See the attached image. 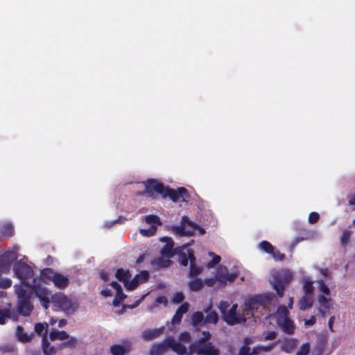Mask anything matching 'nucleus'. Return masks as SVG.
<instances>
[{
    "label": "nucleus",
    "instance_id": "a18cd8bd",
    "mask_svg": "<svg viewBox=\"0 0 355 355\" xmlns=\"http://www.w3.org/2000/svg\"><path fill=\"white\" fill-rule=\"evenodd\" d=\"M171 261L169 259H164L163 258H158L152 261V264H156L159 267H168L170 266Z\"/></svg>",
    "mask_w": 355,
    "mask_h": 355
},
{
    "label": "nucleus",
    "instance_id": "49530a36",
    "mask_svg": "<svg viewBox=\"0 0 355 355\" xmlns=\"http://www.w3.org/2000/svg\"><path fill=\"white\" fill-rule=\"evenodd\" d=\"M310 352V345L308 343H304L300 349L296 352L295 355H308Z\"/></svg>",
    "mask_w": 355,
    "mask_h": 355
},
{
    "label": "nucleus",
    "instance_id": "de8ad7c7",
    "mask_svg": "<svg viewBox=\"0 0 355 355\" xmlns=\"http://www.w3.org/2000/svg\"><path fill=\"white\" fill-rule=\"evenodd\" d=\"M189 258V250H188L187 253L182 252L179 255V261L183 266H187L188 265Z\"/></svg>",
    "mask_w": 355,
    "mask_h": 355
},
{
    "label": "nucleus",
    "instance_id": "58836bf2",
    "mask_svg": "<svg viewBox=\"0 0 355 355\" xmlns=\"http://www.w3.org/2000/svg\"><path fill=\"white\" fill-rule=\"evenodd\" d=\"M173 242L172 241H170L163 247V248L161 250V253L163 255H168L169 257H172L173 255Z\"/></svg>",
    "mask_w": 355,
    "mask_h": 355
},
{
    "label": "nucleus",
    "instance_id": "37998d69",
    "mask_svg": "<svg viewBox=\"0 0 355 355\" xmlns=\"http://www.w3.org/2000/svg\"><path fill=\"white\" fill-rule=\"evenodd\" d=\"M303 288L304 295H313V282L310 280H306L303 284Z\"/></svg>",
    "mask_w": 355,
    "mask_h": 355
},
{
    "label": "nucleus",
    "instance_id": "f704fd0d",
    "mask_svg": "<svg viewBox=\"0 0 355 355\" xmlns=\"http://www.w3.org/2000/svg\"><path fill=\"white\" fill-rule=\"evenodd\" d=\"M17 336L18 339L23 343H26L30 340V337L24 331L23 327L20 326L17 327Z\"/></svg>",
    "mask_w": 355,
    "mask_h": 355
},
{
    "label": "nucleus",
    "instance_id": "cd10ccee",
    "mask_svg": "<svg viewBox=\"0 0 355 355\" xmlns=\"http://www.w3.org/2000/svg\"><path fill=\"white\" fill-rule=\"evenodd\" d=\"M49 338L51 341L64 340L69 338V334L64 331L52 330L49 334Z\"/></svg>",
    "mask_w": 355,
    "mask_h": 355
},
{
    "label": "nucleus",
    "instance_id": "e2e57ef3",
    "mask_svg": "<svg viewBox=\"0 0 355 355\" xmlns=\"http://www.w3.org/2000/svg\"><path fill=\"white\" fill-rule=\"evenodd\" d=\"M316 322V318L315 315H312L309 319L304 320V324L307 326H312Z\"/></svg>",
    "mask_w": 355,
    "mask_h": 355
},
{
    "label": "nucleus",
    "instance_id": "c85d7f7f",
    "mask_svg": "<svg viewBox=\"0 0 355 355\" xmlns=\"http://www.w3.org/2000/svg\"><path fill=\"white\" fill-rule=\"evenodd\" d=\"M7 318L17 320L16 315H12L8 308H0V324H4Z\"/></svg>",
    "mask_w": 355,
    "mask_h": 355
},
{
    "label": "nucleus",
    "instance_id": "5fc2aeb1",
    "mask_svg": "<svg viewBox=\"0 0 355 355\" xmlns=\"http://www.w3.org/2000/svg\"><path fill=\"white\" fill-rule=\"evenodd\" d=\"M209 254L214 255V257L211 261H210L207 263V267L213 268L220 261V257L218 255L214 254V253H213V252L209 253Z\"/></svg>",
    "mask_w": 355,
    "mask_h": 355
},
{
    "label": "nucleus",
    "instance_id": "423d86ee",
    "mask_svg": "<svg viewBox=\"0 0 355 355\" xmlns=\"http://www.w3.org/2000/svg\"><path fill=\"white\" fill-rule=\"evenodd\" d=\"M13 270L16 276L21 279L23 285L28 288L32 285L28 282V280L31 279L34 275V272L31 266L26 263L19 261L14 264Z\"/></svg>",
    "mask_w": 355,
    "mask_h": 355
},
{
    "label": "nucleus",
    "instance_id": "2f4dec72",
    "mask_svg": "<svg viewBox=\"0 0 355 355\" xmlns=\"http://www.w3.org/2000/svg\"><path fill=\"white\" fill-rule=\"evenodd\" d=\"M0 232L4 238H10L14 234V229L11 224H5L0 228Z\"/></svg>",
    "mask_w": 355,
    "mask_h": 355
},
{
    "label": "nucleus",
    "instance_id": "ddd939ff",
    "mask_svg": "<svg viewBox=\"0 0 355 355\" xmlns=\"http://www.w3.org/2000/svg\"><path fill=\"white\" fill-rule=\"evenodd\" d=\"M149 279V273L147 270H142L139 274L136 275L133 279L129 282L127 291H133L142 283L148 281Z\"/></svg>",
    "mask_w": 355,
    "mask_h": 355
},
{
    "label": "nucleus",
    "instance_id": "e433bc0d",
    "mask_svg": "<svg viewBox=\"0 0 355 355\" xmlns=\"http://www.w3.org/2000/svg\"><path fill=\"white\" fill-rule=\"evenodd\" d=\"M77 345V339L75 338V337H71L70 338L68 339V340L61 343L60 345V349H63V348H74L76 347Z\"/></svg>",
    "mask_w": 355,
    "mask_h": 355
},
{
    "label": "nucleus",
    "instance_id": "dca6fc26",
    "mask_svg": "<svg viewBox=\"0 0 355 355\" xmlns=\"http://www.w3.org/2000/svg\"><path fill=\"white\" fill-rule=\"evenodd\" d=\"M168 348H171L174 352L178 355H185L187 348L181 343L176 341L173 338H167Z\"/></svg>",
    "mask_w": 355,
    "mask_h": 355
},
{
    "label": "nucleus",
    "instance_id": "f03ea898",
    "mask_svg": "<svg viewBox=\"0 0 355 355\" xmlns=\"http://www.w3.org/2000/svg\"><path fill=\"white\" fill-rule=\"evenodd\" d=\"M229 307L230 304L224 300L220 301L218 306L223 320L227 324L232 326L246 322V318L243 314H237L238 305L236 304H234L230 309Z\"/></svg>",
    "mask_w": 355,
    "mask_h": 355
},
{
    "label": "nucleus",
    "instance_id": "b1692460",
    "mask_svg": "<svg viewBox=\"0 0 355 355\" xmlns=\"http://www.w3.org/2000/svg\"><path fill=\"white\" fill-rule=\"evenodd\" d=\"M313 295H304L299 301L300 309L304 311L313 306Z\"/></svg>",
    "mask_w": 355,
    "mask_h": 355
},
{
    "label": "nucleus",
    "instance_id": "72a5a7b5",
    "mask_svg": "<svg viewBox=\"0 0 355 355\" xmlns=\"http://www.w3.org/2000/svg\"><path fill=\"white\" fill-rule=\"evenodd\" d=\"M15 293L17 295L18 300H23L24 298H31L30 295L27 293L26 291L21 285L15 286Z\"/></svg>",
    "mask_w": 355,
    "mask_h": 355
},
{
    "label": "nucleus",
    "instance_id": "864d4df0",
    "mask_svg": "<svg viewBox=\"0 0 355 355\" xmlns=\"http://www.w3.org/2000/svg\"><path fill=\"white\" fill-rule=\"evenodd\" d=\"M12 285V281L7 277H0V288H8Z\"/></svg>",
    "mask_w": 355,
    "mask_h": 355
},
{
    "label": "nucleus",
    "instance_id": "393cba45",
    "mask_svg": "<svg viewBox=\"0 0 355 355\" xmlns=\"http://www.w3.org/2000/svg\"><path fill=\"white\" fill-rule=\"evenodd\" d=\"M274 315L277 319V323H280L282 320L289 318V311L285 305L279 306Z\"/></svg>",
    "mask_w": 355,
    "mask_h": 355
},
{
    "label": "nucleus",
    "instance_id": "9b49d317",
    "mask_svg": "<svg viewBox=\"0 0 355 355\" xmlns=\"http://www.w3.org/2000/svg\"><path fill=\"white\" fill-rule=\"evenodd\" d=\"M17 258L16 253L12 251H6L2 254L0 257V272H8Z\"/></svg>",
    "mask_w": 355,
    "mask_h": 355
},
{
    "label": "nucleus",
    "instance_id": "a211bd4d",
    "mask_svg": "<svg viewBox=\"0 0 355 355\" xmlns=\"http://www.w3.org/2000/svg\"><path fill=\"white\" fill-rule=\"evenodd\" d=\"M168 349L167 339H166L162 343L153 345L150 348L149 355H163Z\"/></svg>",
    "mask_w": 355,
    "mask_h": 355
},
{
    "label": "nucleus",
    "instance_id": "3c124183",
    "mask_svg": "<svg viewBox=\"0 0 355 355\" xmlns=\"http://www.w3.org/2000/svg\"><path fill=\"white\" fill-rule=\"evenodd\" d=\"M184 300V295L182 292L175 293L172 297V302L175 304L181 303Z\"/></svg>",
    "mask_w": 355,
    "mask_h": 355
},
{
    "label": "nucleus",
    "instance_id": "a878e982",
    "mask_svg": "<svg viewBox=\"0 0 355 355\" xmlns=\"http://www.w3.org/2000/svg\"><path fill=\"white\" fill-rule=\"evenodd\" d=\"M284 332L288 334H293L295 331V325L293 322L290 320V318H287L285 320H281L280 323H278Z\"/></svg>",
    "mask_w": 355,
    "mask_h": 355
},
{
    "label": "nucleus",
    "instance_id": "69168bd1",
    "mask_svg": "<svg viewBox=\"0 0 355 355\" xmlns=\"http://www.w3.org/2000/svg\"><path fill=\"white\" fill-rule=\"evenodd\" d=\"M216 279L214 278H207V279H205L204 282H203V284L207 285L208 286H213L214 284H215V282H216Z\"/></svg>",
    "mask_w": 355,
    "mask_h": 355
},
{
    "label": "nucleus",
    "instance_id": "6ab92c4d",
    "mask_svg": "<svg viewBox=\"0 0 355 355\" xmlns=\"http://www.w3.org/2000/svg\"><path fill=\"white\" fill-rule=\"evenodd\" d=\"M116 278L121 282H123L125 288L127 289L130 279L131 278V273L128 270L123 268H118L115 274Z\"/></svg>",
    "mask_w": 355,
    "mask_h": 355
},
{
    "label": "nucleus",
    "instance_id": "a19ab883",
    "mask_svg": "<svg viewBox=\"0 0 355 355\" xmlns=\"http://www.w3.org/2000/svg\"><path fill=\"white\" fill-rule=\"evenodd\" d=\"M126 297V295L123 293V290L119 293L116 291V296L112 301V304L114 306H119L121 302Z\"/></svg>",
    "mask_w": 355,
    "mask_h": 355
},
{
    "label": "nucleus",
    "instance_id": "ea45409f",
    "mask_svg": "<svg viewBox=\"0 0 355 355\" xmlns=\"http://www.w3.org/2000/svg\"><path fill=\"white\" fill-rule=\"evenodd\" d=\"M295 345V341L294 339H289L286 340L282 345V350L286 352H291Z\"/></svg>",
    "mask_w": 355,
    "mask_h": 355
},
{
    "label": "nucleus",
    "instance_id": "774afa93",
    "mask_svg": "<svg viewBox=\"0 0 355 355\" xmlns=\"http://www.w3.org/2000/svg\"><path fill=\"white\" fill-rule=\"evenodd\" d=\"M110 285L116 290V291H119V293L121 292L122 289L121 285L117 283L116 282H112Z\"/></svg>",
    "mask_w": 355,
    "mask_h": 355
},
{
    "label": "nucleus",
    "instance_id": "bb28decb",
    "mask_svg": "<svg viewBox=\"0 0 355 355\" xmlns=\"http://www.w3.org/2000/svg\"><path fill=\"white\" fill-rule=\"evenodd\" d=\"M211 306H209L205 309V312L207 313L206 318L205 319V323L216 324L218 321V316L215 311H210Z\"/></svg>",
    "mask_w": 355,
    "mask_h": 355
},
{
    "label": "nucleus",
    "instance_id": "0e129e2a",
    "mask_svg": "<svg viewBox=\"0 0 355 355\" xmlns=\"http://www.w3.org/2000/svg\"><path fill=\"white\" fill-rule=\"evenodd\" d=\"M275 345V343H270L266 346H261L259 347V349L263 352H270V350H272L273 349Z\"/></svg>",
    "mask_w": 355,
    "mask_h": 355
},
{
    "label": "nucleus",
    "instance_id": "0eeeda50",
    "mask_svg": "<svg viewBox=\"0 0 355 355\" xmlns=\"http://www.w3.org/2000/svg\"><path fill=\"white\" fill-rule=\"evenodd\" d=\"M28 288H31V293L35 294V295L39 299L42 306L45 309H47L49 307L50 302H51V299L49 297V291L46 288L37 284L36 278L33 279V284Z\"/></svg>",
    "mask_w": 355,
    "mask_h": 355
},
{
    "label": "nucleus",
    "instance_id": "603ef678",
    "mask_svg": "<svg viewBox=\"0 0 355 355\" xmlns=\"http://www.w3.org/2000/svg\"><path fill=\"white\" fill-rule=\"evenodd\" d=\"M351 233L348 230H345L341 236L340 242L343 245H345L348 243L350 239Z\"/></svg>",
    "mask_w": 355,
    "mask_h": 355
},
{
    "label": "nucleus",
    "instance_id": "39448f33",
    "mask_svg": "<svg viewBox=\"0 0 355 355\" xmlns=\"http://www.w3.org/2000/svg\"><path fill=\"white\" fill-rule=\"evenodd\" d=\"M175 230L180 236H191L196 230H198L202 235L205 234L204 228L192 222L187 216L182 218L181 225L176 227Z\"/></svg>",
    "mask_w": 355,
    "mask_h": 355
},
{
    "label": "nucleus",
    "instance_id": "bf43d9fd",
    "mask_svg": "<svg viewBox=\"0 0 355 355\" xmlns=\"http://www.w3.org/2000/svg\"><path fill=\"white\" fill-rule=\"evenodd\" d=\"M179 338L181 341L189 343L191 340V335L189 332L184 331L179 335Z\"/></svg>",
    "mask_w": 355,
    "mask_h": 355
},
{
    "label": "nucleus",
    "instance_id": "338daca9",
    "mask_svg": "<svg viewBox=\"0 0 355 355\" xmlns=\"http://www.w3.org/2000/svg\"><path fill=\"white\" fill-rule=\"evenodd\" d=\"M202 334L203 335V338H200V339H204L205 342H209L211 335L208 331H203L202 332Z\"/></svg>",
    "mask_w": 355,
    "mask_h": 355
},
{
    "label": "nucleus",
    "instance_id": "c9c22d12",
    "mask_svg": "<svg viewBox=\"0 0 355 355\" xmlns=\"http://www.w3.org/2000/svg\"><path fill=\"white\" fill-rule=\"evenodd\" d=\"M259 248L263 252L268 254L273 253L274 247L273 245L267 241H263L259 243Z\"/></svg>",
    "mask_w": 355,
    "mask_h": 355
},
{
    "label": "nucleus",
    "instance_id": "4c0bfd02",
    "mask_svg": "<svg viewBox=\"0 0 355 355\" xmlns=\"http://www.w3.org/2000/svg\"><path fill=\"white\" fill-rule=\"evenodd\" d=\"M145 221L148 224H150L151 225H160L162 222L160 221V218L156 215H148L145 217Z\"/></svg>",
    "mask_w": 355,
    "mask_h": 355
},
{
    "label": "nucleus",
    "instance_id": "7ed1b4c3",
    "mask_svg": "<svg viewBox=\"0 0 355 355\" xmlns=\"http://www.w3.org/2000/svg\"><path fill=\"white\" fill-rule=\"evenodd\" d=\"M292 279L293 275L288 270L278 271L273 275L272 284L279 297H283L285 288L289 284Z\"/></svg>",
    "mask_w": 355,
    "mask_h": 355
},
{
    "label": "nucleus",
    "instance_id": "052dcab7",
    "mask_svg": "<svg viewBox=\"0 0 355 355\" xmlns=\"http://www.w3.org/2000/svg\"><path fill=\"white\" fill-rule=\"evenodd\" d=\"M239 355H253V354L250 352L249 347L243 346L239 349Z\"/></svg>",
    "mask_w": 355,
    "mask_h": 355
},
{
    "label": "nucleus",
    "instance_id": "473e14b6",
    "mask_svg": "<svg viewBox=\"0 0 355 355\" xmlns=\"http://www.w3.org/2000/svg\"><path fill=\"white\" fill-rule=\"evenodd\" d=\"M318 301L321 306L324 309H319L320 313L322 316H325V311L329 310V303L328 299L324 295H320L318 297Z\"/></svg>",
    "mask_w": 355,
    "mask_h": 355
},
{
    "label": "nucleus",
    "instance_id": "1a4fd4ad",
    "mask_svg": "<svg viewBox=\"0 0 355 355\" xmlns=\"http://www.w3.org/2000/svg\"><path fill=\"white\" fill-rule=\"evenodd\" d=\"M168 197L173 202H187L190 198V195L187 189L180 187L178 189H171L168 187H165L162 198Z\"/></svg>",
    "mask_w": 355,
    "mask_h": 355
},
{
    "label": "nucleus",
    "instance_id": "79ce46f5",
    "mask_svg": "<svg viewBox=\"0 0 355 355\" xmlns=\"http://www.w3.org/2000/svg\"><path fill=\"white\" fill-rule=\"evenodd\" d=\"M157 230V226L152 225L148 229H140L139 233L144 236H151Z\"/></svg>",
    "mask_w": 355,
    "mask_h": 355
},
{
    "label": "nucleus",
    "instance_id": "f257e3e1",
    "mask_svg": "<svg viewBox=\"0 0 355 355\" xmlns=\"http://www.w3.org/2000/svg\"><path fill=\"white\" fill-rule=\"evenodd\" d=\"M274 295L272 293L257 295L249 298L245 302V310L246 315L261 319V317H270V307L272 304Z\"/></svg>",
    "mask_w": 355,
    "mask_h": 355
},
{
    "label": "nucleus",
    "instance_id": "9d476101",
    "mask_svg": "<svg viewBox=\"0 0 355 355\" xmlns=\"http://www.w3.org/2000/svg\"><path fill=\"white\" fill-rule=\"evenodd\" d=\"M53 304L64 311H69L72 309L71 301L62 293H56L51 297Z\"/></svg>",
    "mask_w": 355,
    "mask_h": 355
},
{
    "label": "nucleus",
    "instance_id": "4d7b16f0",
    "mask_svg": "<svg viewBox=\"0 0 355 355\" xmlns=\"http://www.w3.org/2000/svg\"><path fill=\"white\" fill-rule=\"evenodd\" d=\"M263 336L265 340H272L276 338L277 334L272 331H268L263 334Z\"/></svg>",
    "mask_w": 355,
    "mask_h": 355
},
{
    "label": "nucleus",
    "instance_id": "680f3d73",
    "mask_svg": "<svg viewBox=\"0 0 355 355\" xmlns=\"http://www.w3.org/2000/svg\"><path fill=\"white\" fill-rule=\"evenodd\" d=\"M189 261L190 262V266H194L196 264V259L192 250H189Z\"/></svg>",
    "mask_w": 355,
    "mask_h": 355
},
{
    "label": "nucleus",
    "instance_id": "f8f14e48",
    "mask_svg": "<svg viewBox=\"0 0 355 355\" xmlns=\"http://www.w3.org/2000/svg\"><path fill=\"white\" fill-rule=\"evenodd\" d=\"M238 272L230 273L226 268H220L217 270L216 278L219 282L226 284L227 282H233L238 277Z\"/></svg>",
    "mask_w": 355,
    "mask_h": 355
},
{
    "label": "nucleus",
    "instance_id": "2eb2a0df",
    "mask_svg": "<svg viewBox=\"0 0 355 355\" xmlns=\"http://www.w3.org/2000/svg\"><path fill=\"white\" fill-rule=\"evenodd\" d=\"M17 309L20 315L23 316H28L31 315L33 305L30 301V298H24L23 300H18Z\"/></svg>",
    "mask_w": 355,
    "mask_h": 355
},
{
    "label": "nucleus",
    "instance_id": "4be33fe9",
    "mask_svg": "<svg viewBox=\"0 0 355 355\" xmlns=\"http://www.w3.org/2000/svg\"><path fill=\"white\" fill-rule=\"evenodd\" d=\"M42 350L44 355H55L57 352V348L51 346L47 340L46 332L42 336Z\"/></svg>",
    "mask_w": 355,
    "mask_h": 355
},
{
    "label": "nucleus",
    "instance_id": "c03bdc74",
    "mask_svg": "<svg viewBox=\"0 0 355 355\" xmlns=\"http://www.w3.org/2000/svg\"><path fill=\"white\" fill-rule=\"evenodd\" d=\"M202 271V268L198 266L196 264L194 266H190L189 268V277L193 278L196 277L197 275H200Z\"/></svg>",
    "mask_w": 355,
    "mask_h": 355
},
{
    "label": "nucleus",
    "instance_id": "6e6d98bb",
    "mask_svg": "<svg viewBox=\"0 0 355 355\" xmlns=\"http://www.w3.org/2000/svg\"><path fill=\"white\" fill-rule=\"evenodd\" d=\"M319 219H320V215L318 213L313 211L309 214V222L311 224L316 223L319 220Z\"/></svg>",
    "mask_w": 355,
    "mask_h": 355
},
{
    "label": "nucleus",
    "instance_id": "8fccbe9b",
    "mask_svg": "<svg viewBox=\"0 0 355 355\" xmlns=\"http://www.w3.org/2000/svg\"><path fill=\"white\" fill-rule=\"evenodd\" d=\"M318 286H319L320 291L322 293H323L324 294L327 295H329L330 290H329L328 286L325 284L324 280L320 279L318 281Z\"/></svg>",
    "mask_w": 355,
    "mask_h": 355
},
{
    "label": "nucleus",
    "instance_id": "aec40b11",
    "mask_svg": "<svg viewBox=\"0 0 355 355\" xmlns=\"http://www.w3.org/2000/svg\"><path fill=\"white\" fill-rule=\"evenodd\" d=\"M53 283L55 287L59 289H64L69 284V279L68 277L63 275L62 274L57 272Z\"/></svg>",
    "mask_w": 355,
    "mask_h": 355
},
{
    "label": "nucleus",
    "instance_id": "7c9ffc66",
    "mask_svg": "<svg viewBox=\"0 0 355 355\" xmlns=\"http://www.w3.org/2000/svg\"><path fill=\"white\" fill-rule=\"evenodd\" d=\"M205 317L201 311H196L191 315V324L193 327H197L205 320Z\"/></svg>",
    "mask_w": 355,
    "mask_h": 355
},
{
    "label": "nucleus",
    "instance_id": "09e8293b",
    "mask_svg": "<svg viewBox=\"0 0 355 355\" xmlns=\"http://www.w3.org/2000/svg\"><path fill=\"white\" fill-rule=\"evenodd\" d=\"M48 324L46 323H37L35 325V331L38 334H42V332L45 330V332L47 333Z\"/></svg>",
    "mask_w": 355,
    "mask_h": 355
},
{
    "label": "nucleus",
    "instance_id": "6e6552de",
    "mask_svg": "<svg viewBox=\"0 0 355 355\" xmlns=\"http://www.w3.org/2000/svg\"><path fill=\"white\" fill-rule=\"evenodd\" d=\"M164 189L165 187L163 183L158 182L155 179H148L145 182V189L141 194L155 198L156 194H160L162 196Z\"/></svg>",
    "mask_w": 355,
    "mask_h": 355
},
{
    "label": "nucleus",
    "instance_id": "f3484780",
    "mask_svg": "<svg viewBox=\"0 0 355 355\" xmlns=\"http://www.w3.org/2000/svg\"><path fill=\"white\" fill-rule=\"evenodd\" d=\"M189 304L188 302H183L178 307L171 320L173 325L179 324L181 322L183 315L189 311Z\"/></svg>",
    "mask_w": 355,
    "mask_h": 355
},
{
    "label": "nucleus",
    "instance_id": "5701e85b",
    "mask_svg": "<svg viewBox=\"0 0 355 355\" xmlns=\"http://www.w3.org/2000/svg\"><path fill=\"white\" fill-rule=\"evenodd\" d=\"M163 332V329H146L142 333V338L145 340H150L159 337Z\"/></svg>",
    "mask_w": 355,
    "mask_h": 355
},
{
    "label": "nucleus",
    "instance_id": "13d9d810",
    "mask_svg": "<svg viewBox=\"0 0 355 355\" xmlns=\"http://www.w3.org/2000/svg\"><path fill=\"white\" fill-rule=\"evenodd\" d=\"M270 254L275 261H283L285 259V254L282 253L279 250L275 251L273 250V253Z\"/></svg>",
    "mask_w": 355,
    "mask_h": 355
},
{
    "label": "nucleus",
    "instance_id": "412c9836",
    "mask_svg": "<svg viewBox=\"0 0 355 355\" xmlns=\"http://www.w3.org/2000/svg\"><path fill=\"white\" fill-rule=\"evenodd\" d=\"M56 273L53 269L46 268L41 270L40 279L44 284H49L51 282H53Z\"/></svg>",
    "mask_w": 355,
    "mask_h": 355
},
{
    "label": "nucleus",
    "instance_id": "c756f323",
    "mask_svg": "<svg viewBox=\"0 0 355 355\" xmlns=\"http://www.w3.org/2000/svg\"><path fill=\"white\" fill-rule=\"evenodd\" d=\"M189 288L191 291H198L203 287V282L201 279L196 278L192 279L188 284Z\"/></svg>",
    "mask_w": 355,
    "mask_h": 355
},
{
    "label": "nucleus",
    "instance_id": "4468645a",
    "mask_svg": "<svg viewBox=\"0 0 355 355\" xmlns=\"http://www.w3.org/2000/svg\"><path fill=\"white\" fill-rule=\"evenodd\" d=\"M132 349V344L130 341L123 342V345H112L110 351L112 355H125Z\"/></svg>",
    "mask_w": 355,
    "mask_h": 355
},
{
    "label": "nucleus",
    "instance_id": "20e7f679",
    "mask_svg": "<svg viewBox=\"0 0 355 355\" xmlns=\"http://www.w3.org/2000/svg\"><path fill=\"white\" fill-rule=\"evenodd\" d=\"M189 350L198 355H220V351L211 343L198 339L189 346Z\"/></svg>",
    "mask_w": 355,
    "mask_h": 355
}]
</instances>
